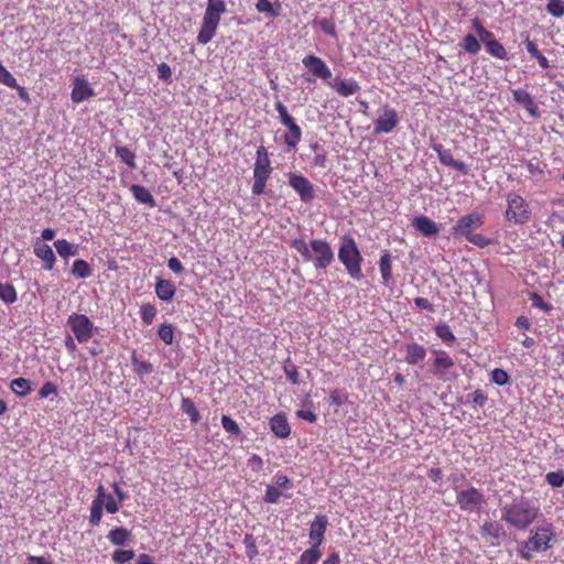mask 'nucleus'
<instances>
[{
	"label": "nucleus",
	"mask_w": 564,
	"mask_h": 564,
	"mask_svg": "<svg viewBox=\"0 0 564 564\" xmlns=\"http://www.w3.org/2000/svg\"><path fill=\"white\" fill-rule=\"evenodd\" d=\"M405 362L416 366L423 362L426 357V349L417 343H409L405 345Z\"/></svg>",
	"instance_id": "obj_24"
},
{
	"label": "nucleus",
	"mask_w": 564,
	"mask_h": 564,
	"mask_svg": "<svg viewBox=\"0 0 564 564\" xmlns=\"http://www.w3.org/2000/svg\"><path fill=\"white\" fill-rule=\"evenodd\" d=\"M167 268L175 274H182L185 271L184 265L176 257L167 260Z\"/></svg>",
	"instance_id": "obj_63"
},
{
	"label": "nucleus",
	"mask_w": 564,
	"mask_h": 564,
	"mask_svg": "<svg viewBox=\"0 0 564 564\" xmlns=\"http://www.w3.org/2000/svg\"><path fill=\"white\" fill-rule=\"evenodd\" d=\"M290 187L299 195L301 202L311 203L315 198L314 185L300 173L289 172L286 174Z\"/></svg>",
	"instance_id": "obj_11"
},
{
	"label": "nucleus",
	"mask_w": 564,
	"mask_h": 564,
	"mask_svg": "<svg viewBox=\"0 0 564 564\" xmlns=\"http://www.w3.org/2000/svg\"><path fill=\"white\" fill-rule=\"evenodd\" d=\"M433 352L435 354L432 365L433 375L441 380H449V370L455 365L453 358L445 350L435 349Z\"/></svg>",
	"instance_id": "obj_14"
},
{
	"label": "nucleus",
	"mask_w": 564,
	"mask_h": 564,
	"mask_svg": "<svg viewBox=\"0 0 564 564\" xmlns=\"http://www.w3.org/2000/svg\"><path fill=\"white\" fill-rule=\"evenodd\" d=\"M305 262H312L317 272L325 271L335 260V253L326 239H312L308 243L303 238L289 241Z\"/></svg>",
	"instance_id": "obj_2"
},
{
	"label": "nucleus",
	"mask_w": 564,
	"mask_h": 564,
	"mask_svg": "<svg viewBox=\"0 0 564 564\" xmlns=\"http://www.w3.org/2000/svg\"><path fill=\"white\" fill-rule=\"evenodd\" d=\"M473 30L479 36L486 52L498 59L509 61L510 56L505 46L496 39L495 34L487 30L478 18L471 20Z\"/></svg>",
	"instance_id": "obj_8"
},
{
	"label": "nucleus",
	"mask_w": 564,
	"mask_h": 564,
	"mask_svg": "<svg viewBox=\"0 0 564 564\" xmlns=\"http://www.w3.org/2000/svg\"><path fill=\"white\" fill-rule=\"evenodd\" d=\"M176 293L174 283L170 280L156 278L155 280V294L163 302H171Z\"/></svg>",
	"instance_id": "obj_25"
},
{
	"label": "nucleus",
	"mask_w": 564,
	"mask_h": 564,
	"mask_svg": "<svg viewBox=\"0 0 564 564\" xmlns=\"http://www.w3.org/2000/svg\"><path fill=\"white\" fill-rule=\"evenodd\" d=\"M378 264L381 273L382 284L389 286L392 280V256L389 250L384 249L380 252Z\"/></svg>",
	"instance_id": "obj_26"
},
{
	"label": "nucleus",
	"mask_w": 564,
	"mask_h": 564,
	"mask_svg": "<svg viewBox=\"0 0 564 564\" xmlns=\"http://www.w3.org/2000/svg\"><path fill=\"white\" fill-rule=\"evenodd\" d=\"M513 100L523 106L525 110L530 113L532 118H536L539 116L538 107L532 98V96L524 89H514L512 90Z\"/></svg>",
	"instance_id": "obj_23"
},
{
	"label": "nucleus",
	"mask_w": 564,
	"mask_h": 564,
	"mask_svg": "<svg viewBox=\"0 0 564 564\" xmlns=\"http://www.w3.org/2000/svg\"><path fill=\"white\" fill-rule=\"evenodd\" d=\"M436 336L447 346L453 345L456 341V337L452 329L446 323H440L434 327Z\"/></svg>",
	"instance_id": "obj_34"
},
{
	"label": "nucleus",
	"mask_w": 564,
	"mask_h": 564,
	"mask_svg": "<svg viewBox=\"0 0 564 564\" xmlns=\"http://www.w3.org/2000/svg\"><path fill=\"white\" fill-rule=\"evenodd\" d=\"M338 260L341 262L351 279L360 281L364 278L361 269L364 258L355 239L349 235H345L340 238Z\"/></svg>",
	"instance_id": "obj_4"
},
{
	"label": "nucleus",
	"mask_w": 564,
	"mask_h": 564,
	"mask_svg": "<svg viewBox=\"0 0 564 564\" xmlns=\"http://www.w3.org/2000/svg\"><path fill=\"white\" fill-rule=\"evenodd\" d=\"M0 300L6 304H13L17 302L18 294L12 284L0 282Z\"/></svg>",
	"instance_id": "obj_40"
},
{
	"label": "nucleus",
	"mask_w": 564,
	"mask_h": 564,
	"mask_svg": "<svg viewBox=\"0 0 564 564\" xmlns=\"http://www.w3.org/2000/svg\"><path fill=\"white\" fill-rule=\"evenodd\" d=\"M319 29L327 35L337 39L336 26L333 20L330 19H322L316 22Z\"/></svg>",
	"instance_id": "obj_54"
},
{
	"label": "nucleus",
	"mask_w": 564,
	"mask_h": 564,
	"mask_svg": "<svg viewBox=\"0 0 564 564\" xmlns=\"http://www.w3.org/2000/svg\"><path fill=\"white\" fill-rule=\"evenodd\" d=\"M11 390L19 397H25L31 392V382L25 378H15L10 383Z\"/></svg>",
	"instance_id": "obj_38"
},
{
	"label": "nucleus",
	"mask_w": 564,
	"mask_h": 564,
	"mask_svg": "<svg viewBox=\"0 0 564 564\" xmlns=\"http://www.w3.org/2000/svg\"><path fill=\"white\" fill-rule=\"evenodd\" d=\"M206 10L220 15L227 11L224 0H208Z\"/></svg>",
	"instance_id": "obj_59"
},
{
	"label": "nucleus",
	"mask_w": 564,
	"mask_h": 564,
	"mask_svg": "<svg viewBox=\"0 0 564 564\" xmlns=\"http://www.w3.org/2000/svg\"><path fill=\"white\" fill-rule=\"evenodd\" d=\"M131 536V532L123 528L118 527L109 531L107 534V539L113 544L118 546H124Z\"/></svg>",
	"instance_id": "obj_28"
},
{
	"label": "nucleus",
	"mask_w": 564,
	"mask_h": 564,
	"mask_svg": "<svg viewBox=\"0 0 564 564\" xmlns=\"http://www.w3.org/2000/svg\"><path fill=\"white\" fill-rule=\"evenodd\" d=\"M321 557L322 551L310 546L300 555L295 564H317Z\"/></svg>",
	"instance_id": "obj_37"
},
{
	"label": "nucleus",
	"mask_w": 564,
	"mask_h": 564,
	"mask_svg": "<svg viewBox=\"0 0 564 564\" xmlns=\"http://www.w3.org/2000/svg\"><path fill=\"white\" fill-rule=\"evenodd\" d=\"M275 488H278L282 492H286L292 490L294 485L293 481L284 474L276 473L272 478V484Z\"/></svg>",
	"instance_id": "obj_42"
},
{
	"label": "nucleus",
	"mask_w": 564,
	"mask_h": 564,
	"mask_svg": "<svg viewBox=\"0 0 564 564\" xmlns=\"http://www.w3.org/2000/svg\"><path fill=\"white\" fill-rule=\"evenodd\" d=\"M158 77L165 83H170L172 80V70L166 63L158 65Z\"/></svg>",
	"instance_id": "obj_60"
},
{
	"label": "nucleus",
	"mask_w": 564,
	"mask_h": 564,
	"mask_svg": "<svg viewBox=\"0 0 564 564\" xmlns=\"http://www.w3.org/2000/svg\"><path fill=\"white\" fill-rule=\"evenodd\" d=\"M327 84L341 97L352 96L360 90L359 84L354 78H335L334 80L328 82Z\"/></svg>",
	"instance_id": "obj_20"
},
{
	"label": "nucleus",
	"mask_w": 564,
	"mask_h": 564,
	"mask_svg": "<svg viewBox=\"0 0 564 564\" xmlns=\"http://www.w3.org/2000/svg\"><path fill=\"white\" fill-rule=\"evenodd\" d=\"M131 364L133 367V371L140 378H143L144 376H148L153 372V365L150 361L143 360L140 357H138L135 352H133L131 356Z\"/></svg>",
	"instance_id": "obj_29"
},
{
	"label": "nucleus",
	"mask_w": 564,
	"mask_h": 564,
	"mask_svg": "<svg viewBox=\"0 0 564 564\" xmlns=\"http://www.w3.org/2000/svg\"><path fill=\"white\" fill-rule=\"evenodd\" d=\"M181 409L188 415L192 423H198L200 421V413L189 398L182 399Z\"/></svg>",
	"instance_id": "obj_35"
},
{
	"label": "nucleus",
	"mask_w": 564,
	"mask_h": 564,
	"mask_svg": "<svg viewBox=\"0 0 564 564\" xmlns=\"http://www.w3.org/2000/svg\"><path fill=\"white\" fill-rule=\"evenodd\" d=\"M303 66L308 69L315 77L323 80H329L332 78V72L326 63L318 56L306 55L302 59Z\"/></svg>",
	"instance_id": "obj_16"
},
{
	"label": "nucleus",
	"mask_w": 564,
	"mask_h": 564,
	"mask_svg": "<svg viewBox=\"0 0 564 564\" xmlns=\"http://www.w3.org/2000/svg\"><path fill=\"white\" fill-rule=\"evenodd\" d=\"M33 251H34V254L44 262L43 268L45 270L51 271L54 268L55 262H56V257H55V253H54L53 249L51 248V246L41 241L40 239H36L34 241Z\"/></svg>",
	"instance_id": "obj_19"
},
{
	"label": "nucleus",
	"mask_w": 564,
	"mask_h": 564,
	"mask_svg": "<svg viewBox=\"0 0 564 564\" xmlns=\"http://www.w3.org/2000/svg\"><path fill=\"white\" fill-rule=\"evenodd\" d=\"M104 505L99 499H94L90 507L89 523L93 527L99 525L102 518Z\"/></svg>",
	"instance_id": "obj_44"
},
{
	"label": "nucleus",
	"mask_w": 564,
	"mask_h": 564,
	"mask_svg": "<svg viewBox=\"0 0 564 564\" xmlns=\"http://www.w3.org/2000/svg\"><path fill=\"white\" fill-rule=\"evenodd\" d=\"M488 401L487 394L480 390L477 389L473 393L468 394V402L471 403L475 408H482Z\"/></svg>",
	"instance_id": "obj_50"
},
{
	"label": "nucleus",
	"mask_w": 564,
	"mask_h": 564,
	"mask_svg": "<svg viewBox=\"0 0 564 564\" xmlns=\"http://www.w3.org/2000/svg\"><path fill=\"white\" fill-rule=\"evenodd\" d=\"M459 46L464 50V52L470 55H476L481 50V41L479 36L476 37L474 34L468 33L464 36Z\"/></svg>",
	"instance_id": "obj_31"
},
{
	"label": "nucleus",
	"mask_w": 564,
	"mask_h": 564,
	"mask_svg": "<svg viewBox=\"0 0 564 564\" xmlns=\"http://www.w3.org/2000/svg\"><path fill=\"white\" fill-rule=\"evenodd\" d=\"M135 556L133 550H121L118 549L112 553V561L116 564H127L132 561Z\"/></svg>",
	"instance_id": "obj_47"
},
{
	"label": "nucleus",
	"mask_w": 564,
	"mask_h": 564,
	"mask_svg": "<svg viewBox=\"0 0 564 564\" xmlns=\"http://www.w3.org/2000/svg\"><path fill=\"white\" fill-rule=\"evenodd\" d=\"M501 520L517 530H527L539 517L540 507L530 498L516 497L511 502L505 503L501 509Z\"/></svg>",
	"instance_id": "obj_1"
},
{
	"label": "nucleus",
	"mask_w": 564,
	"mask_h": 564,
	"mask_svg": "<svg viewBox=\"0 0 564 564\" xmlns=\"http://www.w3.org/2000/svg\"><path fill=\"white\" fill-rule=\"evenodd\" d=\"M480 534L490 545L497 546L506 536V531L497 521H485L480 528Z\"/></svg>",
	"instance_id": "obj_17"
},
{
	"label": "nucleus",
	"mask_w": 564,
	"mask_h": 564,
	"mask_svg": "<svg viewBox=\"0 0 564 564\" xmlns=\"http://www.w3.org/2000/svg\"><path fill=\"white\" fill-rule=\"evenodd\" d=\"M158 314L156 307L151 303H145L140 308V316L145 325H151Z\"/></svg>",
	"instance_id": "obj_46"
},
{
	"label": "nucleus",
	"mask_w": 564,
	"mask_h": 564,
	"mask_svg": "<svg viewBox=\"0 0 564 564\" xmlns=\"http://www.w3.org/2000/svg\"><path fill=\"white\" fill-rule=\"evenodd\" d=\"M556 542L554 525L549 521H543L530 530L527 540L519 543L518 553L524 561H531L532 553H543L553 547Z\"/></svg>",
	"instance_id": "obj_3"
},
{
	"label": "nucleus",
	"mask_w": 564,
	"mask_h": 564,
	"mask_svg": "<svg viewBox=\"0 0 564 564\" xmlns=\"http://www.w3.org/2000/svg\"><path fill=\"white\" fill-rule=\"evenodd\" d=\"M412 226L424 237H434L440 231L438 225L424 215L414 217Z\"/></svg>",
	"instance_id": "obj_22"
},
{
	"label": "nucleus",
	"mask_w": 564,
	"mask_h": 564,
	"mask_svg": "<svg viewBox=\"0 0 564 564\" xmlns=\"http://www.w3.org/2000/svg\"><path fill=\"white\" fill-rule=\"evenodd\" d=\"M247 464L254 471L262 470L263 465H264L263 459L258 454H252L248 458V463Z\"/></svg>",
	"instance_id": "obj_64"
},
{
	"label": "nucleus",
	"mask_w": 564,
	"mask_h": 564,
	"mask_svg": "<svg viewBox=\"0 0 564 564\" xmlns=\"http://www.w3.org/2000/svg\"><path fill=\"white\" fill-rule=\"evenodd\" d=\"M291 498L290 494L282 492L278 488H275L273 485H268L265 488V495L263 497V501L265 503L275 505L279 503L281 498Z\"/></svg>",
	"instance_id": "obj_36"
},
{
	"label": "nucleus",
	"mask_w": 564,
	"mask_h": 564,
	"mask_svg": "<svg viewBox=\"0 0 564 564\" xmlns=\"http://www.w3.org/2000/svg\"><path fill=\"white\" fill-rule=\"evenodd\" d=\"M95 95L89 82L85 77H76L74 79L70 98L73 102L79 104Z\"/></svg>",
	"instance_id": "obj_18"
},
{
	"label": "nucleus",
	"mask_w": 564,
	"mask_h": 564,
	"mask_svg": "<svg viewBox=\"0 0 564 564\" xmlns=\"http://www.w3.org/2000/svg\"><path fill=\"white\" fill-rule=\"evenodd\" d=\"M490 380L497 386H506L510 382V376L508 372L501 368H495L490 372Z\"/></svg>",
	"instance_id": "obj_48"
},
{
	"label": "nucleus",
	"mask_w": 564,
	"mask_h": 564,
	"mask_svg": "<svg viewBox=\"0 0 564 564\" xmlns=\"http://www.w3.org/2000/svg\"><path fill=\"white\" fill-rule=\"evenodd\" d=\"M455 492L456 503L462 511L478 513L487 503L485 495L468 482L465 487L455 486Z\"/></svg>",
	"instance_id": "obj_6"
},
{
	"label": "nucleus",
	"mask_w": 564,
	"mask_h": 564,
	"mask_svg": "<svg viewBox=\"0 0 564 564\" xmlns=\"http://www.w3.org/2000/svg\"><path fill=\"white\" fill-rule=\"evenodd\" d=\"M269 426L271 432L279 438H288L291 434V426L284 413L280 412L274 414L270 421Z\"/></svg>",
	"instance_id": "obj_21"
},
{
	"label": "nucleus",
	"mask_w": 564,
	"mask_h": 564,
	"mask_svg": "<svg viewBox=\"0 0 564 564\" xmlns=\"http://www.w3.org/2000/svg\"><path fill=\"white\" fill-rule=\"evenodd\" d=\"M67 326L74 334L77 341L84 344L94 336L96 327L94 323L84 314L73 313L67 318Z\"/></svg>",
	"instance_id": "obj_10"
},
{
	"label": "nucleus",
	"mask_w": 564,
	"mask_h": 564,
	"mask_svg": "<svg viewBox=\"0 0 564 564\" xmlns=\"http://www.w3.org/2000/svg\"><path fill=\"white\" fill-rule=\"evenodd\" d=\"M56 394H57V388H56V386H55L53 382H51V381L45 382V383L41 387V389H40V391H39V395H40L41 398H48L50 395H56Z\"/></svg>",
	"instance_id": "obj_62"
},
{
	"label": "nucleus",
	"mask_w": 564,
	"mask_h": 564,
	"mask_svg": "<svg viewBox=\"0 0 564 564\" xmlns=\"http://www.w3.org/2000/svg\"><path fill=\"white\" fill-rule=\"evenodd\" d=\"M398 123L399 117L395 109L386 106L373 121V132L375 134L390 133L397 128Z\"/></svg>",
	"instance_id": "obj_13"
},
{
	"label": "nucleus",
	"mask_w": 564,
	"mask_h": 564,
	"mask_svg": "<svg viewBox=\"0 0 564 564\" xmlns=\"http://www.w3.org/2000/svg\"><path fill=\"white\" fill-rule=\"evenodd\" d=\"M221 425L226 432L231 435L239 436L241 434V430L237 422L231 419V416L224 414L221 416Z\"/></svg>",
	"instance_id": "obj_49"
},
{
	"label": "nucleus",
	"mask_w": 564,
	"mask_h": 564,
	"mask_svg": "<svg viewBox=\"0 0 564 564\" xmlns=\"http://www.w3.org/2000/svg\"><path fill=\"white\" fill-rule=\"evenodd\" d=\"M217 29L218 28L213 24L202 22V28L197 35V42L203 45L209 43L216 35Z\"/></svg>",
	"instance_id": "obj_39"
},
{
	"label": "nucleus",
	"mask_w": 564,
	"mask_h": 564,
	"mask_svg": "<svg viewBox=\"0 0 564 564\" xmlns=\"http://www.w3.org/2000/svg\"><path fill=\"white\" fill-rule=\"evenodd\" d=\"M158 335L163 343L171 345L174 339L173 326L171 324H162L159 327Z\"/></svg>",
	"instance_id": "obj_51"
},
{
	"label": "nucleus",
	"mask_w": 564,
	"mask_h": 564,
	"mask_svg": "<svg viewBox=\"0 0 564 564\" xmlns=\"http://www.w3.org/2000/svg\"><path fill=\"white\" fill-rule=\"evenodd\" d=\"M54 247L57 253L64 259H67L68 257H74L78 252V248L70 243L69 241H67L66 239L55 240Z\"/></svg>",
	"instance_id": "obj_33"
},
{
	"label": "nucleus",
	"mask_w": 564,
	"mask_h": 564,
	"mask_svg": "<svg viewBox=\"0 0 564 564\" xmlns=\"http://www.w3.org/2000/svg\"><path fill=\"white\" fill-rule=\"evenodd\" d=\"M256 9L258 12L267 13L270 18H276L280 15L281 6H273L270 0H258Z\"/></svg>",
	"instance_id": "obj_41"
},
{
	"label": "nucleus",
	"mask_w": 564,
	"mask_h": 564,
	"mask_svg": "<svg viewBox=\"0 0 564 564\" xmlns=\"http://www.w3.org/2000/svg\"><path fill=\"white\" fill-rule=\"evenodd\" d=\"M438 160L443 165L449 166V167L463 173L464 175L468 174L467 165L462 161L455 160L452 155L451 150H448V149H446V151L443 152V155H441V158Z\"/></svg>",
	"instance_id": "obj_30"
},
{
	"label": "nucleus",
	"mask_w": 564,
	"mask_h": 564,
	"mask_svg": "<svg viewBox=\"0 0 564 564\" xmlns=\"http://www.w3.org/2000/svg\"><path fill=\"white\" fill-rule=\"evenodd\" d=\"M115 153L130 169L135 167V154L130 149L127 147H116Z\"/></svg>",
	"instance_id": "obj_43"
},
{
	"label": "nucleus",
	"mask_w": 564,
	"mask_h": 564,
	"mask_svg": "<svg viewBox=\"0 0 564 564\" xmlns=\"http://www.w3.org/2000/svg\"><path fill=\"white\" fill-rule=\"evenodd\" d=\"M130 192L132 193V196L137 202L144 204L149 207H154L156 205L153 195L144 186L139 184H132L130 186Z\"/></svg>",
	"instance_id": "obj_27"
},
{
	"label": "nucleus",
	"mask_w": 564,
	"mask_h": 564,
	"mask_svg": "<svg viewBox=\"0 0 564 564\" xmlns=\"http://www.w3.org/2000/svg\"><path fill=\"white\" fill-rule=\"evenodd\" d=\"M546 11L555 17L561 18L564 15V0H549Z\"/></svg>",
	"instance_id": "obj_52"
},
{
	"label": "nucleus",
	"mask_w": 564,
	"mask_h": 564,
	"mask_svg": "<svg viewBox=\"0 0 564 564\" xmlns=\"http://www.w3.org/2000/svg\"><path fill=\"white\" fill-rule=\"evenodd\" d=\"M484 224V216L480 213H471L460 217L452 227L454 238H467L475 229Z\"/></svg>",
	"instance_id": "obj_12"
},
{
	"label": "nucleus",
	"mask_w": 564,
	"mask_h": 564,
	"mask_svg": "<svg viewBox=\"0 0 564 564\" xmlns=\"http://www.w3.org/2000/svg\"><path fill=\"white\" fill-rule=\"evenodd\" d=\"M246 544V554L249 560H253L258 555V549L254 543L253 536L251 534H247L243 540Z\"/></svg>",
	"instance_id": "obj_57"
},
{
	"label": "nucleus",
	"mask_w": 564,
	"mask_h": 564,
	"mask_svg": "<svg viewBox=\"0 0 564 564\" xmlns=\"http://www.w3.org/2000/svg\"><path fill=\"white\" fill-rule=\"evenodd\" d=\"M256 154L251 192L253 195L260 196L265 193L267 181L272 173V167L268 150L263 145L258 147Z\"/></svg>",
	"instance_id": "obj_5"
},
{
	"label": "nucleus",
	"mask_w": 564,
	"mask_h": 564,
	"mask_svg": "<svg viewBox=\"0 0 564 564\" xmlns=\"http://www.w3.org/2000/svg\"><path fill=\"white\" fill-rule=\"evenodd\" d=\"M275 110L279 113L281 123L289 129V132L283 135L284 143L290 149H295L302 139L301 127L295 122L294 118L288 112V109L282 101L275 102Z\"/></svg>",
	"instance_id": "obj_9"
},
{
	"label": "nucleus",
	"mask_w": 564,
	"mask_h": 564,
	"mask_svg": "<svg viewBox=\"0 0 564 564\" xmlns=\"http://www.w3.org/2000/svg\"><path fill=\"white\" fill-rule=\"evenodd\" d=\"M0 84L11 88L17 87V79L0 62Z\"/></svg>",
	"instance_id": "obj_55"
},
{
	"label": "nucleus",
	"mask_w": 564,
	"mask_h": 564,
	"mask_svg": "<svg viewBox=\"0 0 564 564\" xmlns=\"http://www.w3.org/2000/svg\"><path fill=\"white\" fill-rule=\"evenodd\" d=\"M283 371L285 373L286 379L292 384H299L300 383V376H299L297 367L292 362V360L290 358H288L284 361Z\"/></svg>",
	"instance_id": "obj_45"
},
{
	"label": "nucleus",
	"mask_w": 564,
	"mask_h": 564,
	"mask_svg": "<svg viewBox=\"0 0 564 564\" xmlns=\"http://www.w3.org/2000/svg\"><path fill=\"white\" fill-rule=\"evenodd\" d=\"M328 519L325 514H317L310 524L308 538L311 547L321 550L327 530Z\"/></svg>",
	"instance_id": "obj_15"
},
{
	"label": "nucleus",
	"mask_w": 564,
	"mask_h": 564,
	"mask_svg": "<svg viewBox=\"0 0 564 564\" xmlns=\"http://www.w3.org/2000/svg\"><path fill=\"white\" fill-rule=\"evenodd\" d=\"M466 240L479 248H485L490 245V240L481 234L473 232Z\"/></svg>",
	"instance_id": "obj_58"
},
{
	"label": "nucleus",
	"mask_w": 564,
	"mask_h": 564,
	"mask_svg": "<svg viewBox=\"0 0 564 564\" xmlns=\"http://www.w3.org/2000/svg\"><path fill=\"white\" fill-rule=\"evenodd\" d=\"M545 480L550 486L560 488L564 485V471H550L546 474Z\"/></svg>",
	"instance_id": "obj_53"
},
{
	"label": "nucleus",
	"mask_w": 564,
	"mask_h": 564,
	"mask_svg": "<svg viewBox=\"0 0 564 564\" xmlns=\"http://www.w3.org/2000/svg\"><path fill=\"white\" fill-rule=\"evenodd\" d=\"M70 273L77 279H87L91 275L93 270L86 260L77 259L73 262Z\"/></svg>",
	"instance_id": "obj_32"
},
{
	"label": "nucleus",
	"mask_w": 564,
	"mask_h": 564,
	"mask_svg": "<svg viewBox=\"0 0 564 564\" xmlns=\"http://www.w3.org/2000/svg\"><path fill=\"white\" fill-rule=\"evenodd\" d=\"M529 297L532 301V305L536 308H540L543 312H550L552 310V305L546 303L541 295L536 292H530Z\"/></svg>",
	"instance_id": "obj_56"
},
{
	"label": "nucleus",
	"mask_w": 564,
	"mask_h": 564,
	"mask_svg": "<svg viewBox=\"0 0 564 564\" xmlns=\"http://www.w3.org/2000/svg\"><path fill=\"white\" fill-rule=\"evenodd\" d=\"M507 209L506 219L513 225H524L531 219L529 203L519 194L512 192L506 196Z\"/></svg>",
	"instance_id": "obj_7"
},
{
	"label": "nucleus",
	"mask_w": 564,
	"mask_h": 564,
	"mask_svg": "<svg viewBox=\"0 0 564 564\" xmlns=\"http://www.w3.org/2000/svg\"><path fill=\"white\" fill-rule=\"evenodd\" d=\"M347 393L339 390H334L329 394V402L334 405H343L347 401Z\"/></svg>",
	"instance_id": "obj_61"
}]
</instances>
